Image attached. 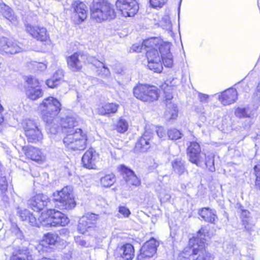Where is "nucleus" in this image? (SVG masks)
<instances>
[{
	"mask_svg": "<svg viewBox=\"0 0 260 260\" xmlns=\"http://www.w3.org/2000/svg\"><path fill=\"white\" fill-rule=\"evenodd\" d=\"M116 5L117 9L115 12L105 0H93L90 8L91 16H134L139 9L135 0H118Z\"/></svg>",
	"mask_w": 260,
	"mask_h": 260,
	"instance_id": "f257e3e1",
	"label": "nucleus"
},
{
	"mask_svg": "<svg viewBox=\"0 0 260 260\" xmlns=\"http://www.w3.org/2000/svg\"><path fill=\"white\" fill-rule=\"evenodd\" d=\"M208 232L206 227H202L197 236L189 241L193 243L192 247H186L179 253L178 260H213V255L206 249Z\"/></svg>",
	"mask_w": 260,
	"mask_h": 260,
	"instance_id": "f03ea898",
	"label": "nucleus"
},
{
	"mask_svg": "<svg viewBox=\"0 0 260 260\" xmlns=\"http://www.w3.org/2000/svg\"><path fill=\"white\" fill-rule=\"evenodd\" d=\"M39 108L44 121L47 124V127H49L51 133H55L57 132L55 128L52 130L50 125L53 123L61 110L60 103L56 98L49 96L43 100Z\"/></svg>",
	"mask_w": 260,
	"mask_h": 260,
	"instance_id": "7ed1b4c3",
	"label": "nucleus"
},
{
	"mask_svg": "<svg viewBox=\"0 0 260 260\" xmlns=\"http://www.w3.org/2000/svg\"><path fill=\"white\" fill-rule=\"evenodd\" d=\"M53 200L60 210H72L76 205L72 187L67 186L53 193Z\"/></svg>",
	"mask_w": 260,
	"mask_h": 260,
	"instance_id": "20e7f679",
	"label": "nucleus"
},
{
	"mask_svg": "<svg viewBox=\"0 0 260 260\" xmlns=\"http://www.w3.org/2000/svg\"><path fill=\"white\" fill-rule=\"evenodd\" d=\"M134 96L144 102H153L158 98V90L154 86L140 84L133 89Z\"/></svg>",
	"mask_w": 260,
	"mask_h": 260,
	"instance_id": "39448f33",
	"label": "nucleus"
},
{
	"mask_svg": "<svg viewBox=\"0 0 260 260\" xmlns=\"http://www.w3.org/2000/svg\"><path fill=\"white\" fill-rule=\"evenodd\" d=\"M29 49L28 45L16 41L9 40L5 37H0V51L6 54H14Z\"/></svg>",
	"mask_w": 260,
	"mask_h": 260,
	"instance_id": "423d86ee",
	"label": "nucleus"
},
{
	"mask_svg": "<svg viewBox=\"0 0 260 260\" xmlns=\"http://www.w3.org/2000/svg\"><path fill=\"white\" fill-rule=\"evenodd\" d=\"M187 155L190 162L199 167H204V159L205 154L201 152L200 146L198 143L192 142L190 143L187 148Z\"/></svg>",
	"mask_w": 260,
	"mask_h": 260,
	"instance_id": "0eeeda50",
	"label": "nucleus"
},
{
	"mask_svg": "<svg viewBox=\"0 0 260 260\" xmlns=\"http://www.w3.org/2000/svg\"><path fill=\"white\" fill-rule=\"evenodd\" d=\"M157 48L146 49V56L147 58L148 68L154 72L159 73L161 72L162 67Z\"/></svg>",
	"mask_w": 260,
	"mask_h": 260,
	"instance_id": "6e6552de",
	"label": "nucleus"
},
{
	"mask_svg": "<svg viewBox=\"0 0 260 260\" xmlns=\"http://www.w3.org/2000/svg\"><path fill=\"white\" fill-rule=\"evenodd\" d=\"M158 246V243L153 238L146 241L140 250V254L137 256L138 259L143 260L153 257L156 252Z\"/></svg>",
	"mask_w": 260,
	"mask_h": 260,
	"instance_id": "1a4fd4ad",
	"label": "nucleus"
},
{
	"mask_svg": "<svg viewBox=\"0 0 260 260\" xmlns=\"http://www.w3.org/2000/svg\"><path fill=\"white\" fill-rule=\"evenodd\" d=\"M51 203L47 196L41 193L37 194L28 201V205L35 211L42 210L45 207L49 206Z\"/></svg>",
	"mask_w": 260,
	"mask_h": 260,
	"instance_id": "9d476101",
	"label": "nucleus"
},
{
	"mask_svg": "<svg viewBox=\"0 0 260 260\" xmlns=\"http://www.w3.org/2000/svg\"><path fill=\"white\" fill-rule=\"evenodd\" d=\"M51 203L47 196L41 193L37 194L28 201V205L35 211L42 210L45 207L49 206Z\"/></svg>",
	"mask_w": 260,
	"mask_h": 260,
	"instance_id": "9b49d317",
	"label": "nucleus"
},
{
	"mask_svg": "<svg viewBox=\"0 0 260 260\" xmlns=\"http://www.w3.org/2000/svg\"><path fill=\"white\" fill-rule=\"evenodd\" d=\"M26 30L33 38L41 42L46 41L48 38L46 29L44 27L34 26L28 23L27 21L25 22Z\"/></svg>",
	"mask_w": 260,
	"mask_h": 260,
	"instance_id": "f8f14e48",
	"label": "nucleus"
},
{
	"mask_svg": "<svg viewBox=\"0 0 260 260\" xmlns=\"http://www.w3.org/2000/svg\"><path fill=\"white\" fill-rule=\"evenodd\" d=\"M98 216V215L90 213L83 215L79 220L78 231L81 234H84L88 229L94 226Z\"/></svg>",
	"mask_w": 260,
	"mask_h": 260,
	"instance_id": "ddd939ff",
	"label": "nucleus"
},
{
	"mask_svg": "<svg viewBox=\"0 0 260 260\" xmlns=\"http://www.w3.org/2000/svg\"><path fill=\"white\" fill-rule=\"evenodd\" d=\"M87 54L83 52H77L67 58L68 68L73 72H79L82 68V61L79 57H87Z\"/></svg>",
	"mask_w": 260,
	"mask_h": 260,
	"instance_id": "4468645a",
	"label": "nucleus"
},
{
	"mask_svg": "<svg viewBox=\"0 0 260 260\" xmlns=\"http://www.w3.org/2000/svg\"><path fill=\"white\" fill-rule=\"evenodd\" d=\"M170 48L171 44L169 42L164 43L159 47L160 59L164 65L168 68H172L173 65V58L170 52Z\"/></svg>",
	"mask_w": 260,
	"mask_h": 260,
	"instance_id": "2eb2a0df",
	"label": "nucleus"
},
{
	"mask_svg": "<svg viewBox=\"0 0 260 260\" xmlns=\"http://www.w3.org/2000/svg\"><path fill=\"white\" fill-rule=\"evenodd\" d=\"M152 134L150 132L145 131L137 141L134 150L136 152H145L150 147V141Z\"/></svg>",
	"mask_w": 260,
	"mask_h": 260,
	"instance_id": "dca6fc26",
	"label": "nucleus"
},
{
	"mask_svg": "<svg viewBox=\"0 0 260 260\" xmlns=\"http://www.w3.org/2000/svg\"><path fill=\"white\" fill-rule=\"evenodd\" d=\"M120 169L123 178L128 184L138 186L140 185V180L135 174L133 171L124 165L120 166Z\"/></svg>",
	"mask_w": 260,
	"mask_h": 260,
	"instance_id": "f3484780",
	"label": "nucleus"
},
{
	"mask_svg": "<svg viewBox=\"0 0 260 260\" xmlns=\"http://www.w3.org/2000/svg\"><path fill=\"white\" fill-rule=\"evenodd\" d=\"M118 260H131L134 256V248L133 246L129 243L122 246L116 254Z\"/></svg>",
	"mask_w": 260,
	"mask_h": 260,
	"instance_id": "a211bd4d",
	"label": "nucleus"
},
{
	"mask_svg": "<svg viewBox=\"0 0 260 260\" xmlns=\"http://www.w3.org/2000/svg\"><path fill=\"white\" fill-rule=\"evenodd\" d=\"M237 91L233 88H229L219 95L218 100L223 105L234 103L237 99Z\"/></svg>",
	"mask_w": 260,
	"mask_h": 260,
	"instance_id": "6ab92c4d",
	"label": "nucleus"
},
{
	"mask_svg": "<svg viewBox=\"0 0 260 260\" xmlns=\"http://www.w3.org/2000/svg\"><path fill=\"white\" fill-rule=\"evenodd\" d=\"M96 157L95 152L92 149L86 151L82 157L83 166L88 169H95Z\"/></svg>",
	"mask_w": 260,
	"mask_h": 260,
	"instance_id": "aec40b11",
	"label": "nucleus"
},
{
	"mask_svg": "<svg viewBox=\"0 0 260 260\" xmlns=\"http://www.w3.org/2000/svg\"><path fill=\"white\" fill-rule=\"evenodd\" d=\"M53 219V226H65L69 222V218L61 212L55 209H48Z\"/></svg>",
	"mask_w": 260,
	"mask_h": 260,
	"instance_id": "412c9836",
	"label": "nucleus"
},
{
	"mask_svg": "<svg viewBox=\"0 0 260 260\" xmlns=\"http://www.w3.org/2000/svg\"><path fill=\"white\" fill-rule=\"evenodd\" d=\"M77 123V122L75 117L72 114L61 118L60 124L66 133L73 132L75 130L74 127L76 125Z\"/></svg>",
	"mask_w": 260,
	"mask_h": 260,
	"instance_id": "4be33fe9",
	"label": "nucleus"
},
{
	"mask_svg": "<svg viewBox=\"0 0 260 260\" xmlns=\"http://www.w3.org/2000/svg\"><path fill=\"white\" fill-rule=\"evenodd\" d=\"M199 214L203 220L211 223H214L217 218L216 211L209 208H203L200 209Z\"/></svg>",
	"mask_w": 260,
	"mask_h": 260,
	"instance_id": "5701e85b",
	"label": "nucleus"
},
{
	"mask_svg": "<svg viewBox=\"0 0 260 260\" xmlns=\"http://www.w3.org/2000/svg\"><path fill=\"white\" fill-rule=\"evenodd\" d=\"M119 105L115 103H107L99 107L98 113L99 115L109 117L115 113L118 110Z\"/></svg>",
	"mask_w": 260,
	"mask_h": 260,
	"instance_id": "b1692460",
	"label": "nucleus"
},
{
	"mask_svg": "<svg viewBox=\"0 0 260 260\" xmlns=\"http://www.w3.org/2000/svg\"><path fill=\"white\" fill-rule=\"evenodd\" d=\"M17 213L22 221L28 222L32 226L38 225L36 218L28 210L18 207Z\"/></svg>",
	"mask_w": 260,
	"mask_h": 260,
	"instance_id": "393cba45",
	"label": "nucleus"
},
{
	"mask_svg": "<svg viewBox=\"0 0 260 260\" xmlns=\"http://www.w3.org/2000/svg\"><path fill=\"white\" fill-rule=\"evenodd\" d=\"M82 130L80 128H76L72 132L67 133L66 137L63 139V142L66 147L68 148L71 146L79 138L82 137Z\"/></svg>",
	"mask_w": 260,
	"mask_h": 260,
	"instance_id": "a878e982",
	"label": "nucleus"
},
{
	"mask_svg": "<svg viewBox=\"0 0 260 260\" xmlns=\"http://www.w3.org/2000/svg\"><path fill=\"white\" fill-rule=\"evenodd\" d=\"M185 162L180 157H177L171 161V165L173 171L178 175L183 174L187 170L185 166Z\"/></svg>",
	"mask_w": 260,
	"mask_h": 260,
	"instance_id": "bb28decb",
	"label": "nucleus"
},
{
	"mask_svg": "<svg viewBox=\"0 0 260 260\" xmlns=\"http://www.w3.org/2000/svg\"><path fill=\"white\" fill-rule=\"evenodd\" d=\"M63 76V70L61 69L58 70L50 79L46 81L47 85L50 88H54L62 80Z\"/></svg>",
	"mask_w": 260,
	"mask_h": 260,
	"instance_id": "cd10ccee",
	"label": "nucleus"
},
{
	"mask_svg": "<svg viewBox=\"0 0 260 260\" xmlns=\"http://www.w3.org/2000/svg\"><path fill=\"white\" fill-rule=\"evenodd\" d=\"M164 42L158 37H151L143 41V45L145 46V49H149L150 48H158Z\"/></svg>",
	"mask_w": 260,
	"mask_h": 260,
	"instance_id": "c85d7f7f",
	"label": "nucleus"
},
{
	"mask_svg": "<svg viewBox=\"0 0 260 260\" xmlns=\"http://www.w3.org/2000/svg\"><path fill=\"white\" fill-rule=\"evenodd\" d=\"M25 134L27 141L29 143H36L41 141L43 138V135L40 129L30 130L25 132Z\"/></svg>",
	"mask_w": 260,
	"mask_h": 260,
	"instance_id": "c756f323",
	"label": "nucleus"
},
{
	"mask_svg": "<svg viewBox=\"0 0 260 260\" xmlns=\"http://www.w3.org/2000/svg\"><path fill=\"white\" fill-rule=\"evenodd\" d=\"M86 136L82 132V137L78 139L74 143H72L71 146H69L68 148L73 150H83L86 146Z\"/></svg>",
	"mask_w": 260,
	"mask_h": 260,
	"instance_id": "7c9ffc66",
	"label": "nucleus"
},
{
	"mask_svg": "<svg viewBox=\"0 0 260 260\" xmlns=\"http://www.w3.org/2000/svg\"><path fill=\"white\" fill-rule=\"evenodd\" d=\"M25 155L31 160L39 161L43 159V155L41 151L38 149L34 147L28 148L25 152Z\"/></svg>",
	"mask_w": 260,
	"mask_h": 260,
	"instance_id": "2f4dec72",
	"label": "nucleus"
},
{
	"mask_svg": "<svg viewBox=\"0 0 260 260\" xmlns=\"http://www.w3.org/2000/svg\"><path fill=\"white\" fill-rule=\"evenodd\" d=\"M26 94L28 98L35 101L42 97L43 94L42 90L39 86L32 88H27L26 90Z\"/></svg>",
	"mask_w": 260,
	"mask_h": 260,
	"instance_id": "473e14b6",
	"label": "nucleus"
},
{
	"mask_svg": "<svg viewBox=\"0 0 260 260\" xmlns=\"http://www.w3.org/2000/svg\"><path fill=\"white\" fill-rule=\"evenodd\" d=\"M72 8L79 16L87 14L88 8L84 3L81 1L74 2L72 4Z\"/></svg>",
	"mask_w": 260,
	"mask_h": 260,
	"instance_id": "72a5a7b5",
	"label": "nucleus"
},
{
	"mask_svg": "<svg viewBox=\"0 0 260 260\" xmlns=\"http://www.w3.org/2000/svg\"><path fill=\"white\" fill-rule=\"evenodd\" d=\"M101 184L104 187H109L112 186L116 181V177L114 174L111 173L101 177Z\"/></svg>",
	"mask_w": 260,
	"mask_h": 260,
	"instance_id": "f704fd0d",
	"label": "nucleus"
},
{
	"mask_svg": "<svg viewBox=\"0 0 260 260\" xmlns=\"http://www.w3.org/2000/svg\"><path fill=\"white\" fill-rule=\"evenodd\" d=\"M165 115L167 119H174L178 116V108L175 104L167 105V109L165 112Z\"/></svg>",
	"mask_w": 260,
	"mask_h": 260,
	"instance_id": "c9c22d12",
	"label": "nucleus"
},
{
	"mask_svg": "<svg viewBox=\"0 0 260 260\" xmlns=\"http://www.w3.org/2000/svg\"><path fill=\"white\" fill-rule=\"evenodd\" d=\"M214 157L215 156L210 154L207 156L205 154V157L204 159V166H206V168L211 172H214L215 171L214 166Z\"/></svg>",
	"mask_w": 260,
	"mask_h": 260,
	"instance_id": "e433bc0d",
	"label": "nucleus"
},
{
	"mask_svg": "<svg viewBox=\"0 0 260 260\" xmlns=\"http://www.w3.org/2000/svg\"><path fill=\"white\" fill-rule=\"evenodd\" d=\"M59 240V237L56 234L49 233L44 237V242L50 245H55Z\"/></svg>",
	"mask_w": 260,
	"mask_h": 260,
	"instance_id": "4c0bfd02",
	"label": "nucleus"
},
{
	"mask_svg": "<svg viewBox=\"0 0 260 260\" xmlns=\"http://www.w3.org/2000/svg\"><path fill=\"white\" fill-rule=\"evenodd\" d=\"M167 134L169 139L175 141L180 139L183 136L181 131L175 128L168 129Z\"/></svg>",
	"mask_w": 260,
	"mask_h": 260,
	"instance_id": "58836bf2",
	"label": "nucleus"
},
{
	"mask_svg": "<svg viewBox=\"0 0 260 260\" xmlns=\"http://www.w3.org/2000/svg\"><path fill=\"white\" fill-rule=\"evenodd\" d=\"M24 129L25 132H27L30 130L39 129L37 123L32 119H27L24 124Z\"/></svg>",
	"mask_w": 260,
	"mask_h": 260,
	"instance_id": "ea45409f",
	"label": "nucleus"
},
{
	"mask_svg": "<svg viewBox=\"0 0 260 260\" xmlns=\"http://www.w3.org/2000/svg\"><path fill=\"white\" fill-rule=\"evenodd\" d=\"M93 65L95 66L96 68H100V64L102 65L103 67V70H101V72L99 73V74H101L102 76H105L106 77H108L110 75V72L108 68H107L104 62L102 61H100L99 60H95L94 63H93Z\"/></svg>",
	"mask_w": 260,
	"mask_h": 260,
	"instance_id": "a19ab883",
	"label": "nucleus"
},
{
	"mask_svg": "<svg viewBox=\"0 0 260 260\" xmlns=\"http://www.w3.org/2000/svg\"><path fill=\"white\" fill-rule=\"evenodd\" d=\"M128 128V124L126 121L123 119H120L116 125V130L118 132L123 133Z\"/></svg>",
	"mask_w": 260,
	"mask_h": 260,
	"instance_id": "79ce46f5",
	"label": "nucleus"
},
{
	"mask_svg": "<svg viewBox=\"0 0 260 260\" xmlns=\"http://www.w3.org/2000/svg\"><path fill=\"white\" fill-rule=\"evenodd\" d=\"M249 112V110L247 108H238L236 109L235 114L237 117L240 118H245L249 117L250 113Z\"/></svg>",
	"mask_w": 260,
	"mask_h": 260,
	"instance_id": "37998d69",
	"label": "nucleus"
},
{
	"mask_svg": "<svg viewBox=\"0 0 260 260\" xmlns=\"http://www.w3.org/2000/svg\"><path fill=\"white\" fill-rule=\"evenodd\" d=\"M10 260H31V256L26 253H22L20 251L13 253Z\"/></svg>",
	"mask_w": 260,
	"mask_h": 260,
	"instance_id": "c03bdc74",
	"label": "nucleus"
},
{
	"mask_svg": "<svg viewBox=\"0 0 260 260\" xmlns=\"http://www.w3.org/2000/svg\"><path fill=\"white\" fill-rule=\"evenodd\" d=\"M159 24L163 29L170 30L172 28V23L170 17H162Z\"/></svg>",
	"mask_w": 260,
	"mask_h": 260,
	"instance_id": "a18cd8bd",
	"label": "nucleus"
},
{
	"mask_svg": "<svg viewBox=\"0 0 260 260\" xmlns=\"http://www.w3.org/2000/svg\"><path fill=\"white\" fill-rule=\"evenodd\" d=\"M48 219V213L45 214H42L38 218V221H37L38 225H35L37 227H48V222L47 221Z\"/></svg>",
	"mask_w": 260,
	"mask_h": 260,
	"instance_id": "49530a36",
	"label": "nucleus"
},
{
	"mask_svg": "<svg viewBox=\"0 0 260 260\" xmlns=\"http://www.w3.org/2000/svg\"><path fill=\"white\" fill-rule=\"evenodd\" d=\"M0 11L4 15H10L11 16L13 15L12 9L4 3L0 4Z\"/></svg>",
	"mask_w": 260,
	"mask_h": 260,
	"instance_id": "de8ad7c7",
	"label": "nucleus"
},
{
	"mask_svg": "<svg viewBox=\"0 0 260 260\" xmlns=\"http://www.w3.org/2000/svg\"><path fill=\"white\" fill-rule=\"evenodd\" d=\"M26 82L28 85L27 88L39 86L40 83L38 80L32 76L28 77Z\"/></svg>",
	"mask_w": 260,
	"mask_h": 260,
	"instance_id": "09e8293b",
	"label": "nucleus"
},
{
	"mask_svg": "<svg viewBox=\"0 0 260 260\" xmlns=\"http://www.w3.org/2000/svg\"><path fill=\"white\" fill-rule=\"evenodd\" d=\"M168 0H150L152 7L157 9L161 8Z\"/></svg>",
	"mask_w": 260,
	"mask_h": 260,
	"instance_id": "8fccbe9b",
	"label": "nucleus"
},
{
	"mask_svg": "<svg viewBox=\"0 0 260 260\" xmlns=\"http://www.w3.org/2000/svg\"><path fill=\"white\" fill-rule=\"evenodd\" d=\"M74 239L75 243L78 246H80L82 247H88L89 244L86 242L85 240L81 238V237L76 236L75 237Z\"/></svg>",
	"mask_w": 260,
	"mask_h": 260,
	"instance_id": "3c124183",
	"label": "nucleus"
},
{
	"mask_svg": "<svg viewBox=\"0 0 260 260\" xmlns=\"http://www.w3.org/2000/svg\"><path fill=\"white\" fill-rule=\"evenodd\" d=\"M118 212L123 215L124 217H128L131 214L129 209L125 206H119Z\"/></svg>",
	"mask_w": 260,
	"mask_h": 260,
	"instance_id": "603ef678",
	"label": "nucleus"
},
{
	"mask_svg": "<svg viewBox=\"0 0 260 260\" xmlns=\"http://www.w3.org/2000/svg\"><path fill=\"white\" fill-rule=\"evenodd\" d=\"M8 188V183L5 176H0V190H5Z\"/></svg>",
	"mask_w": 260,
	"mask_h": 260,
	"instance_id": "864d4df0",
	"label": "nucleus"
},
{
	"mask_svg": "<svg viewBox=\"0 0 260 260\" xmlns=\"http://www.w3.org/2000/svg\"><path fill=\"white\" fill-rule=\"evenodd\" d=\"M143 48H145L143 43L142 44H135L131 47V49L134 52H141Z\"/></svg>",
	"mask_w": 260,
	"mask_h": 260,
	"instance_id": "5fc2aeb1",
	"label": "nucleus"
},
{
	"mask_svg": "<svg viewBox=\"0 0 260 260\" xmlns=\"http://www.w3.org/2000/svg\"><path fill=\"white\" fill-rule=\"evenodd\" d=\"M242 222L245 230L249 233H250L252 231L253 225L250 224L247 219H243Z\"/></svg>",
	"mask_w": 260,
	"mask_h": 260,
	"instance_id": "6e6d98bb",
	"label": "nucleus"
},
{
	"mask_svg": "<svg viewBox=\"0 0 260 260\" xmlns=\"http://www.w3.org/2000/svg\"><path fill=\"white\" fill-rule=\"evenodd\" d=\"M1 191V198L2 199V200L5 203H8L9 200V198L7 194L8 190L7 189L5 190H0Z\"/></svg>",
	"mask_w": 260,
	"mask_h": 260,
	"instance_id": "4d7b16f0",
	"label": "nucleus"
},
{
	"mask_svg": "<svg viewBox=\"0 0 260 260\" xmlns=\"http://www.w3.org/2000/svg\"><path fill=\"white\" fill-rule=\"evenodd\" d=\"M171 196L168 193L161 192L160 194V200L161 202H167L170 200Z\"/></svg>",
	"mask_w": 260,
	"mask_h": 260,
	"instance_id": "13d9d810",
	"label": "nucleus"
},
{
	"mask_svg": "<svg viewBox=\"0 0 260 260\" xmlns=\"http://www.w3.org/2000/svg\"><path fill=\"white\" fill-rule=\"evenodd\" d=\"M199 98L202 103H206L208 102L209 96L207 94L200 93L199 94Z\"/></svg>",
	"mask_w": 260,
	"mask_h": 260,
	"instance_id": "bf43d9fd",
	"label": "nucleus"
},
{
	"mask_svg": "<svg viewBox=\"0 0 260 260\" xmlns=\"http://www.w3.org/2000/svg\"><path fill=\"white\" fill-rule=\"evenodd\" d=\"M156 133L157 136L160 138H163L166 136V131L162 127H159L158 128V129L156 130Z\"/></svg>",
	"mask_w": 260,
	"mask_h": 260,
	"instance_id": "052dcab7",
	"label": "nucleus"
},
{
	"mask_svg": "<svg viewBox=\"0 0 260 260\" xmlns=\"http://www.w3.org/2000/svg\"><path fill=\"white\" fill-rule=\"evenodd\" d=\"M256 179H260V165H255L254 167Z\"/></svg>",
	"mask_w": 260,
	"mask_h": 260,
	"instance_id": "680f3d73",
	"label": "nucleus"
},
{
	"mask_svg": "<svg viewBox=\"0 0 260 260\" xmlns=\"http://www.w3.org/2000/svg\"><path fill=\"white\" fill-rule=\"evenodd\" d=\"M73 21L75 22L76 24H79L81 22L84 21V20L86 18V17H73Z\"/></svg>",
	"mask_w": 260,
	"mask_h": 260,
	"instance_id": "e2e57ef3",
	"label": "nucleus"
},
{
	"mask_svg": "<svg viewBox=\"0 0 260 260\" xmlns=\"http://www.w3.org/2000/svg\"><path fill=\"white\" fill-rule=\"evenodd\" d=\"M250 215V212L247 210H241V216L245 218V219H247Z\"/></svg>",
	"mask_w": 260,
	"mask_h": 260,
	"instance_id": "0e129e2a",
	"label": "nucleus"
},
{
	"mask_svg": "<svg viewBox=\"0 0 260 260\" xmlns=\"http://www.w3.org/2000/svg\"><path fill=\"white\" fill-rule=\"evenodd\" d=\"M70 232L68 229L63 228L59 231V234L61 236H68Z\"/></svg>",
	"mask_w": 260,
	"mask_h": 260,
	"instance_id": "69168bd1",
	"label": "nucleus"
},
{
	"mask_svg": "<svg viewBox=\"0 0 260 260\" xmlns=\"http://www.w3.org/2000/svg\"><path fill=\"white\" fill-rule=\"evenodd\" d=\"M47 221L48 222V226H53V219L52 218V216H51V214L48 210V219L47 220Z\"/></svg>",
	"mask_w": 260,
	"mask_h": 260,
	"instance_id": "338daca9",
	"label": "nucleus"
},
{
	"mask_svg": "<svg viewBox=\"0 0 260 260\" xmlns=\"http://www.w3.org/2000/svg\"><path fill=\"white\" fill-rule=\"evenodd\" d=\"M255 96L258 101H260V83L257 86L255 91Z\"/></svg>",
	"mask_w": 260,
	"mask_h": 260,
	"instance_id": "774afa93",
	"label": "nucleus"
}]
</instances>
